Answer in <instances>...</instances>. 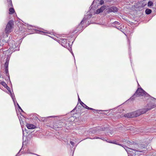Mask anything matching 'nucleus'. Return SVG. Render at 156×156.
Returning <instances> with one entry per match:
<instances>
[{
  "label": "nucleus",
  "mask_w": 156,
  "mask_h": 156,
  "mask_svg": "<svg viewBox=\"0 0 156 156\" xmlns=\"http://www.w3.org/2000/svg\"><path fill=\"white\" fill-rule=\"evenodd\" d=\"M100 138L98 137H95L93 139H100Z\"/></svg>",
  "instance_id": "nucleus-28"
},
{
  "label": "nucleus",
  "mask_w": 156,
  "mask_h": 156,
  "mask_svg": "<svg viewBox=\"0 0 156 156\" xmlns=\"http://www.w3.org/2000/svg\"><path fill=\"white\" fill-rule=\"evenodd\" d=\"M91 17L90 15H87L81 21V23L80 24H79L78 27L76 28V29L75 30L74 32H75V33H77L78 31H80L83 30V25L84 22H85V21L88 19V17H89L90 18Z\"/></svg>",
  "instance_id": "nucleus-3"
},
{
  "label": "nucleus",
  "mask_w": 156,
  "mask_h": 156,
  "mask_svg": "<svg viewBox=\"0 0 156 156\" xmlns=\"http://www.w3.org/2000/svg\"><path fill=\"white\" fill-rule=\"evenodd\" d=\"M109 142L110 143H112V144H118L119 145L122 146V145L121 144H118L116 142L110 141V142Z\"/></svg>",
  "instance_id": "nucleus-19"
},
{
  "label": "nucleus",
  "mask_w": 156,
  "mask_h": 156,
  "mask_svg": "<svg viewBox=\"0 0 156 156\" xmlns=\"http://www.w3.org/2000/svg\"><path fill=\"white\" fill-rule=\"evenodd\" d=\"M148 6H151L153 5V3L151 1H149L147 3Z\"/></svg>",
  "instance_id": "nucleus-17"
},
{
  "label": "nucleus",
  "mask_w": 156,
  "mask_h": 156,
  "mask_svg": "<svg viewBox=\"0 0 156 156\" xmlns=\"http://www.w3.org/2000/svg\"><path fill=\"white\" fill-rule=\"evenodd\" d=\"M151 10L149 9H147L145 10V12L147 14H149L151 12Z\"/></svg>",
  "instance_id": "nucleus-16"
},
{
  "label": "nucleus",
  "mask_w": 156,
  "mask_h": 156,
  "mask_svg": "<svg viewBox=\"0 0 156 156\" xmlns=\"http://www.w3.org/2000/svg\"><path fill=\"white\" fill-rule=\"evenodd\" d=\"M106 6L105 5H103L101 6L100 8L98 9L96 11V14H99L103 11L105 9Z\"/></svg>",
  "instance_id": "nucleus-10"
},
{
  "label": "nucleus",
  "mask_w": 156,
  "mask_h": 156,
  "mask_svg": "<svg viewBox=\"0 0 156 156\" xmlns=\"http://www.w3.org/2000/svg\"><path fill=\"white\" fill-rule=\"evenodd\" d=\"M118 8L114 6H112L110 9V11L112 12H117L118 11Z\"/></svg>",
  "instance_id": "nucleus-12"
},
{
  "label": "nucleus",
  "mask_w": 156,
  "mask_h": 156,
  "mask_svg": "<svg viewBox=\"0 0 156 156\" xmlns=\"http://www.w3.org/2000/svg\"><path fill=\"white\" fill-rule=\"evenodd\" d=\"M104 3V1L103 0H101L100 2V4L102 5Z\"/></svg>",
  "instance_id": "nucleus-23"
},
{
  "label": "nucleus",
  "mask_w": 156,
  "mask_h": 156,
  "mask_svg": "<svg viewBox=\"0 0 156 156\" xmlns=\"http://www.w3.org/2000/svg\"><path fill=\"white\" fill-rule=\"evenodd\" d=\"M9 14H12L15 12V10L13 8H11L9 9Z\"/></svg>",
  "instance_id": "nucleus-15"
},
{
  "label": "nucleus",
  "mask_w": 156,
  "mask_h": 156,
  "mask_svg": "<svg viewBox=\"0 0 156 156\" xmlns=\"http://www.w3.org/2000/svg\"><path fill=\"white\" fill-rule=\"evenodd\" d=\"M145 146H144V147H142L141 148H145Z\"/></svg>",
  "instance_id": "nucleus-31"
},
{
  "label": "nucleus",
  "mask_w": 156,
  "mask_h": 156,
  "mask_svg": "<svg viewBox=\"0 0 156 156\" xmlns=\"http://www.w3.org/2000/svg\"><path fill=\"white\" fill-rule=\"evenodd\" d=\"M9 60L7 58L6 61L5 63L4 66L5 68H8L9 65Z\"/></svg>",
  "instance_id": "nucleus-13"
},
{
  "label": "nucleus",
  "mask_w": 156,
  "mask_h": 156,
  "mask_svg": "<svg viewBox=\"0 0 156 156\" xmlns=\"http://www.w3.org/2000/svg\"><path fill=\"white\" fill-rule=\"evenodd\" d=\"M56 116H49L48 117L49 118H51V117H52V118H55V117H56Z\"/></svg>",
  "instance_id": "nucleus-27"
},
{
  "label": "nucleus",
  "mask_w": 156,
  "mask_h": 156,
  "mask_svg": "<svg viewBox=\"0 0 156 156\" xmlns=\"http://www.w3.org/2000/svg\"><path fill=\"white\" fill-rule=\"evenodd\" d=\"M20 110L21 111H22V112H23V110H22H22Z\"/></svg>",
  "instance_id": "nucleus-34"
},
{
  "label": "nucleus",
  "mask_w": 156,
  "mask_h": 156,
  "mask_svg": "<svg viewBox=\"0 0 156 156\" xmlns=\"http://www.w3.org/2000/svg\"><path fill=\"white\" fill-rule=\"evenodd\" d=\"M62 45L64 46L65 47H67L68 46H69V47H70V50L69 49V50L71 52V51H72L71 49V45H70L69 43H67V40L66 39H62Z\"/></svg>",
  "instance_id": "nucleus-7"
},
{
  "label": "nucleus",
  "mask_w": 156,
  "mask_h": 156,
  "mask_svg": "<svg viewBox=\"0 0 156 156\" xmlns=\"http://www.w3.org/2000/svg\"><path fill=\"white\" fill-rule=\"evenodd\" d=\"M24 133H23V134Z\"/></svg>",
  "instance_id": "nucleus-37"
},
{
  "label": "nucleus",
  "mask_w": 156,
  "mask_h": 156,
  "mask_svg": "<svg viewBox=\"0 0 156 156\" xmlns=\"http://www.w3.org/2000/svg\"><path fill=\"white\" fill-rule=\"evenodd\" d=\"M0 84H1L5 88H7L8 87L9 88L8 86L7 85V84L4 82H0Z\"/></svg>",
  "instance_id": "nucleus-14"
},
{
  "label": "nucleus",
  "mask_w": 156,
  "mask_h": 156,
  "mask_svg": "<svg viewBox=\"0 0 156 156\" xmlns=\"http://www.w3.org/2000/svg\"><path fill=\"white\" fill-rule=\"evenodd\" d=\"M20 110L21 111H22V112H23V110H22H22Z\"/></svg>",
  "instance_id": "nucleus-35"
},
{
  "label": "nucleus",
  "mask_w": 156,
  "mask_h": 156,
  "mask_svg": "<svg viewBox=\"0 0 156 156\" xmlns=\"http://www.w3.org/2000/svg\"><path fill=\"white\" fill-rule=\"evenodd\" d=\"M13 25V21L10 20L8 22L5 28V32L7 34L11 31L12 25Z\"/></svg>",
  "instance_id": "nucleus-6"
},
{
  "label": "nucleus",
  "mask_w": 156,
  "mask_h": 156,
  "mask_svg": "<svg viewBox=\"0 0 156 156\" xmlns=\"http://www.w3.org/2000/svg\"><path fill=\"white\" fill-rule=\"evenodd\" d=\"M47 31L46 30H45V31H44V32H43V33H47V34H51V33H49V32H47Z\"/></svg>",
  "instance_id": "nucleus-26"
},
{
  "label": "nucleus",
  "mask_w": 156,
  "mask_h": 156,
  "mask_svg": "<svg viewBox=\"0 0 156 156\" xmlns=\"http://www.w3.org/2000/svg\"><path fill=\"white\" fill-rule=\"evenodd\" d=\"M28 153H29V152H28ZM30 153V154H32V153Z\"/></svg>",
  "instance_id": "nucleus-39"
},
{
  "label": "nucleus",
  "mask_w": 156,
  "mask_h": 156,
  "mask_svg": "<svg viewBox=\"0 0 156 156\" xmlns=\"http://www.w3.org/2000/svg\"><path fill=\"white\" fill-rule=\"evenodd\" d=\"M7 90H8V89H9L8 87H7V88H6Z\"/></svg>",
  "instance_id": "nucleus-36"
},
{
  "label": "nucleus",
  "mask_w": 156,
  "mask_h": 156,
  "mask_svg": "<svg viewBox=\"0 0 156 156\" xmlns=\"http://www.w3.org/2000/svg\"><path fill=\"white\" fill-rule=\"evenodd\" d=\"M12 100H13V102L14 103V105H15V102L14 99H12Z\"/></svg>",
  "instance_id": "nucleus-29"
},
{
  "label": "nucleus",
  "mask_w": 156,
  "mask_h": 156,
  "mask_svg": "<svg viewBox=\"0 0 156 156\" xmlns=\"http://www.w3.org/2000/svg\"><path fill=\"white\" fill-rule=\"evenodd\" d=\"M104 138H103V137H102V138H100V139H101L102 140H104Z\"/></svg>",
  "instance_id": "nucleus-30"
},
{
  "label": "nucleus",
  "mask_w": 156,
  "mask_h": 156,
  "mask_svg": "<svg viewBox=\"0 0 156 156\" xmlns=\"http://www.w3.org/2000/svg\"><path fill=\"white\" fill-rule=\"evenodd\" d=\"M113 24L119 25H120V23H119V22L116 21H115V22H114V23H113Z\"/></svg>",
  "instance_id": "nucleus-18"
},
{
  "label": "nucleus",
  "mask_w": 156,
  "mask_h": 156,
  "mask_svg": "<svg viewBox=\"0 0 156 156\" xmlns=\"http://www.w3.org/2000/svg\"><path fill=\"white\" fill-rule=\"evenodd\" d=\"M124 148L125 149V150H126V151L127 152L128 154L131 156H133L134 154H135V153H133V152L132 151H130V150H132L134 151L135 152V153H136V152H142L141 151H139L135 149H133L132 148H130L128 147H126V146H125L124 147Z\"/></svg>",
  "instance_id": "nucleus-5"
},
{
  "label": "nucleus",
  "mask_w": 156,
  "mask_h": 156,
  "mask_svg": "<svg viewBox=\"0 0 156 156\" xmlns=\"http://www.w3.org/2000/svg\"><path fill=\"white\" fill-rule=\"evenodd\" d=\"M71 53H72V54L73 55V56H74L73 53L72 52Z\"/></svg>",
  "instance_id": "nucleus-33"
},
{
  "label": "nucleus",
  "mask_w": 156,
  "mask_h": 156,
  "mask_svg": "<svg viewBox=\"0 0 156 156\" xmlns=\"http://www.w3.org/2000/svg\"><path fill=\"white\" fill-rule=\"evenodd\" d=\"M154 99H155V100H156V99H155L154 98H153Z\"/></svg>",
  "instance_id": "nucleus-38"
},
{
  "label": "nucleus",
  "mask_w": 156,
  "mask_h": 156,
  "mask_svg": "<svg viewBox=\"0 0 156 156\" xmlns=\"http://www.w3.org/2000/svg\"><path fill=\"white\" fill-rule=\"evenodd\" d=\"M26 126L29 129H34L35 128V126L34 125L30 124H27L26 125Z\"/></svg>",
  "instance_id": "nucleus-11"
},
{
  "label": "nucleus",
  "mask_w": 156,
  "mask_h": 156,
  "mask_svg": "<svg viewBox=\"0 0 156 156\" xmlns=\"http://www.w3.org/2000/svg\"><path fill=\"white\" fill-rule=\"evenodd\" d=\"M78 101H79L80 104L83 108H84L86 109H88L91 110H93L95 111H96L95 109H94L92 108L89 107L87 106L83 102H82L81 101L78 95Z\"/></svg>",
  "instance_id": "nucleus-8"
},
{
  "label": "nucleus",
  "mask_w": 156,
  "mask_h": 156,
  "mask_svg": "<svg viewBox=\"0 0 156 156\" xmlns=\"http://www.w3.org/2000/svg\"><path fill=\"white\" fill-rule=\"evenodd\" d=\"M148 108H144L141 109H139L136 111H135L131 113H128L124 115V116L128 118H131L136 117L140 116L141 114H144L147 111L151 109L154 108L155 106L153 105H151V107L150 106V105H148Z\"/></svg>",
  "instance_id": "nucleus-1"
},
{
  "label": "nucleus",
  "mask_w": 156,
  "mask_h": 156,
  "mask_svg": "<svg viewBox=\"0 0 156 156\" xmlns=\"http://www.w3.org/2000/svg\"><path fill=\"white\" fill-rule=\"evenodd\" d=\"M12 44L10 42L9 44L10 46V49L14 51H16L19 50V44L17 43H15L14 41H12Z\"/></svg>",
  "instance_id": "nucleus-4"
},
{
  "label": "nucleus",
  "mask_w": 156,
  "mask_h": 156,
  "mask_svg": "<svg viewBox=\"0 0 156 156\" xmlns=\"http://www.w3.org/2000/svg\"><path fill=\"white\" fill-rule=\"evenodd\" d=\"M19 153H18L16 155V156H19V155H18Z\"/></svg>",
  "instance_id": "nucleus-32"
},
{
  "label": "nucleus",
  "mask_w": 156,
  "mask_h": 156,
  "mask_svg": "<svg viewBox=\"0 0 156 156\" xmlns=\"http://www.w3.org/2000/svg\"><path fill=\"white\" fill-rule=\"evenodd\" d=\"M70 144H71V145H72L73 146H74V143L72 141H70Z\"/></svg>",
  "instance_id": "nucleus-24"
},
{
  "label": "nucleus",
  "mask_w": 156,
  "mask_h": 156,
  "mask_svg": "<svg viewBox=\"0 0 156 156\" xmlns=\"http://www.w3.org/2000/svg\"><path fill=\"white\" fill-rule=\"evenodd\" d=\"M136 94L139 96H144L145 97H148L149 95L144 90L141 88H138L137 90L133 95L130 98V99H133L135 97Z\"/></svg>",
  "instance_id": "nucleus-2"
},
{
  "label": "nucleus",
  "mask_w": 156,
  "mask_h": 156,
  "mask_svg": "<svg viewBox=\"0 0 156 156\" xmlns=\"http://www.w3.org/2000/svg\"><path fill=\"white\" fill-rule=\"evenodd\" d=\"M113 26L115 27H116V28H117V29H119V30H122V27H118L117 26H114V25H113Z\"/></svg>",
  "instance_id": "nucleus-20"
},
{
  "label": "nucleus",
  "mask_w": 156,
  "mask_h": 156,
  "mask_svg": "<svg viewBox=\"0 0 156 156\" xmlns=\"http://www.w3.org/2000/svg\"><path fill=\"white\" fill-rule=\"evenodd\" d=\"M5 73L6 74H8L9 71H8V68H5Z\"/></svg>",
  "instance_id": "nucleus-22"
},
{
  "label": "nucleus",
  "mask_w": 156,
  "mask_h": 156,
  "mask_svg": "<svg viewBox=\"0 0 156 156\" xmlns=\"http://www.w3.org/2000/svg\"><path fill=\"white\" fill-rule=\"evenodd\" d=\"M10 93V94H11V96L12 99H14V95L13 96L12 94V93L11 92V91H9Z\"/></svg>",
  "instance_id": "nucleus-21"
},
{
  "label": "nucleus",
  "mask_w": 156,
  "mask_h": 156,
  "mask_svg": "<svg viewBox=\"0 0 156 156\" xmlns=\"http://www.w3.org/2000/svg\"><path fill=\"white\" fill-rule=\"evenodd\" d=\"M105 128H94L92 129H90V132H91L92 133H96L97 130H100L101 131H104L105 130Z\"/></svg>",
  "instance_id": "nucleus-9"
},
{
  "label": "nucleus",
  "mask_w": 156,
  "mask_h": 156,
  "mask_svg": "<svg viewBox=\"0 0 156 156\" xmlns=\"http://www.w3.org/2000/svg\"><path fill=\"white\" fill-rule=\"evenodd\" d=\"M17 105H18V107L20 109V110H22V108H21L20 107V106H19V104L17 103Z\"/></svg>",
  "instance_id": "nucleus-25"
}]
</instances>
